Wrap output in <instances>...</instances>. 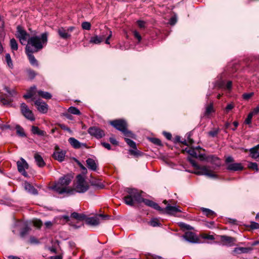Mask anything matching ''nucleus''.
Here are the masks:
<instances>
[{
    "label": "nucleus",
    "instance_id": "nucleus-25",
    "mask_svg": "<svg viewBox=\"0 0 259 259\" xmlns=\"http://www.w3.org/2000/svg\"><path fill=\"white\" fill-rule=\"evenodd\" d=\"M34 158L35 161V162L36 164L38 165V166L42 167H44L46 163L41 157V156L38 153H35L34 155Z\"/></svg>",
    "mask_w": 259,
    "mask_h": 259
},
{
    "label": "nucleus",
    "instance_id": "nucleus-49",
    "mask_svg": "<svg viewBox=\"0 0 259 259\" xmlns=\"http://www.w3.org/2000/svg\"><path fill=\"white\" fill-rule=\"evenodd\" d=\"M133 34L134 37L137 38L138 40V42H140L142 39V37L140 33L136 30L133 31Z\"/></svg>",
    "mask_w": 259,
    "mask_h": 259
},
{
    "label": "nucleus",
    "instance_id": "nucleus-30",
    "mask_svg": "<svg viewBox=\"0 0 259 259\" xmlns=\"http://www.w3.org/2000/svg\"><path fill=\"white\" fill-rule=\"evenodd\" d=\"M58 33L59 36L63 39H67L69 38L71 36L70 34L68 33L66 30H65L64 28L61 27L59 28L58 30Z\"/></svg>",
    "mask_w": 259,
    "mask_h": 259
},
{
    "label": "nucleus",
    "instance_id": "nucleus-13",
    "mask_svg": "<svg viewBox=\"0 0 259 259\" xmlns=\"http://www.w3.org/2000/svg\"><path fill=\"white\" fill-rule=\"evenodd\" d=\"M17 165L18 171L24 177H27L28 174L25 171L26 169L28 168L27 162L23 158H21L20 160L17 161Z\"/></svg>",
    "mask_w": 259,
    "mask_h": 259
},
{
    "label": "nucleus",
    "instance_id": "nucleus-62",
    "mask_svg": "<svg viewBox=\"0 0 259 259\" xmlns=\"http://www.w3.org/2000/svg\"><path fill=\"white\" fill-rule=\"evenodd\" d=\"M1 128L2 130H6L8 129H11V126L9 124H3L1 125Z\"/></svg>",
    "mask_w": 259,
    "mask_h": 259
},
{
    "label": "nucleus",
    "instance_id": "nucleus-14",
    "mask_svg": "<svg viewBox=\"0 0 259 259\" xmlns=\"http://www.w3.org/2000/svg\"><path fill=\"white\" fill-rule=\"evenodd\" d=\"M88 133L91 136H94L97 139L101 138L105 136L104 131L97 126H92L90 127L88 129Z\"/></svg>",
    "mask_w": 259,
    "mask_h": 259
},
{
    "label": "nucleus",
    "instance_id": "nucleus-3",
    "mask_svg": "<svg viewBox=\"0 0 259 259\" xmlns=\"http://www.w3.org/2000/svg\"><path fill=\"white\" fill-rule=\"evenodd\" d=\"M71 178L69 175H66L60 178L59 182L52 187V189L59 194L69 193L70 189L67 186L71 182Z\"/></svg>",
    "mask_w": 259,
    "mask_h": 259
},
{
    "label": "nucleus",
    "instance_id": "nucleus-51",
    "mask_svg": "<svg viewBox=\"0 0 259 259\" xmlns=\"http://www.w3.org/2000/svg\"><path fill=\"white\" fill-rule=\"evenodd\" d=\"M137 24H138V26L140 28H144L146 27V22L144 21L138 20L137 21Z\"/></svg>",
    "mask_w": 259,
    "mask_h": 259
},
{
    "label": "nucleus",
    "instance_id": "nucleus-24",
    "mask_svg": "<svg viewBox=\"0 0 259 259\" xmlns=\"http://www.w3.org/2000/svg\"><path fill=\"white\" fill-rule=\"evenodd\" d=\"M24 188L26 191H27L29 193L31 194H38L37 190L28 182H26L24 183Z\"/></svg>",
    "mask_w": 259,
    "mask_h": 259
},
{
    "label": "nucleus",
    "instance_id": "nucleus-1",
    "mask_svg": "<svg viewBox=\"0 0 259 259\" xmlns=\"http://www.w3.org/2000/svg\"><path fill=\"white\" fill-rule=\"evenodd\" d=\"M49 33L47 32L42 33L40 36H33L29 38L25 51L31 53H36L42 49L48 42Z\"/></svg>",
    "mask_w": 259,
    "mask_h": 259
},
{
    "label": "nucleus",
    "instance_id": "nucleus-5",
    "mask_svg": "<svg viewBox=\"0 0 259 259\" xmlns=\"http://www.w3.org/2000/svg\"><path fill=\"white\" fill-rule=\"evenodd\" d=\"M128 194L124 197V202L129 206L135 205L136 202L140 203L141 194L142 192H139L135 189L128 188L127 189Z\"/></svg>",
    "mask_w": 259,
    "mask_h": 259
},
{
    "label": "nucleus",
    "instance_id": "nucleus-33",
    "mask_svg": "<svg viewBox=\"0 0 259 259\" xmlns=\"http://www.w3.org/2000/svg\"><path fill=\"white\" fill-rule=\"evenodd\" d=\"M38 95L41 98L45 99H51L52 96V95L47 92H44L41 90L38 91L37 92Z\"/></svg>",
    "mask_w": 259,
    "mask_h": 259
},
{
    "label": "nucleus",
    "instance_id": "nucleus-36",
    "mask_svg": "<svg viewBox=\"0 0 259 259\" xmlns=\"http://www.w3.org/2000/svg\"><path fill=\"white\" fill-rule=\"evenodd\" d=\"M16 132L17 135L21 137H25L26 135L24 133L23 128L20 126L19 125H17L16 126Z\"/></svg>",
    "mask_w": 259,
    "mask_h": 259
},
{
    "label": "nucleus",
    "instance_id": "nucleus-56",
    "mask_svg": "<svg viewBox=\"0 0 259 259\" xmlns=\"http://www.w3.org/2000/svg\"><path fill=\"white\" fill-rule=\"evenodd\" d=\"M60 127H61V129H62L64 131H68L70 133L71 132L70 128L69 127H68V126H67L66 125H65V124H60Z\"/></svg>",
    "mask_w": 259,
    "mask_h": 259
},
{
    "label": "nucleus",
    "instance_id": "nucleus-27",
    "mask_svg": "<svg viewBox=\"0 0 259 259\" xmlns=\"http://www.w3.org/2000/svg\"><path fill=\"white\" fill-rule=\"evenodd\" d=\"M86 163L88 167L93 170L96 171L97 169V164L95 160L92 158H88L86 160Z\"/></svg>",
    "mask_w": 259,
    "mask_h": 259
},
{
    "label": "nucleus",
    "instance_id": "nucleus-58",
    "mask_svg": "<svg viewBox=\"0 0 259 259\" xmlns=\"http://www.w3.org/2000/svg\"><path fill=\"white\" fill-rule=\"evenodd\" d=\"M202 237L204 239H207L209 240H213L214 239V237L211 235L204 234L202 236Z\"/></svg>",
    "mask_w": 259,
    "mask_h": 259
},
{
    "label": "nucleus",
    "instance_id": "nucleus-32",
    "mask_svg": "<svg viewBox=\"0 0 259 259\" xmlns=\"http://www.w3.org/2000/svg\"><path fill=\"white\" fill-rule=\"evenodd\" d=\"M128 153L134 156L135 157H139L143 155V153L138 150L137 147L136 148V149H130L128 150Z\"/></svg>",
    "mask_w": 259,
    "mask_h": 259
},
{
    "label": "nucleus",
    "instance_id": "nucleus-11",
    "mask_svg": "<svg viewBox=\"0 0 259 259\" xmlns=\"http://www.w3.org/2000/svg\"><path fill=\"white\" fill-rule=\"evenodd\" d=\"M77 184L76 186V191L79 193H83L87 191L89 186L85 181L84 178L81 175H79L76 177Z\"/></svg>",
    "mask_w": 259,
    "mask_h": 259
},
{
    "label": "nucleus",
    "instance_id": "nucleus-40",
    "mask_svg": "<svg viewBox=\"0 0 259 259\" xmlns=\"http://www.w3.org/2000/svg\"><path fill=\"white\" fill-rule=\"evenodd\" d=\"M149 224L153 227H156L160 225L159 220L157 219H152L150 222Z\"/></svg>",
    "mask_w": 259,
    "mask_h": 259
},
{
    "label": "nucleus",
    "instance_id": "nucleus-2",
    "mask_svg": "<svg viewBox=\"0 0 259 259\" xmlns=\"http://www.w3.org/2000/svg\"><path fill=\"white\" fill-rule=\"evenodd\" d=\"M72 217L79 221H85V223L90 226H97L102 220H106L110 219V216L106 214H99L91 217H87L83 214H79L76 212H73L71 214Z\"/></svg>",
    "mask_w": 259,
    "mask_h": 259
},
{
    "label": "nucleus",
    "instance_id": "nucleus-53",
    "mask_svg": "<svg viewBox=\"0 0 259 259\" xmlns=\"http://www.w3.org/2000/svg\"><path fill=\"white\" fill-rule=\"evenodd\" d=\"M29 242L31 244H38L39 243L38 240L33 236L30 237Z\"/></svg>",
    "mask_w": 259,
    "mask_h": 259
},
{
    "label": "nucleus",
    "instance_id": "nucleus-4",
    "mask_svg": "<svg viewBox=\"0 0 259 259\" xmlns=\"http://www.w3.org/2000/svg\"><path fill=\"white\" fill-rule=\"evenodd\" d=\"M110 124L116 130L120 131L124 136L135 139L136 136L127 129V122L122 119H116L110 122Z\"/></svg>",
    "mask_w": 259,
    "mask_h": 259
},
{
    "label": "nucleus",
    "instance_id": "nucleus-12",
    "mask_svg": "<svg viewBox=\"0 0 259 259\" xmlns=\"http://www.w3.org/2000/svg\"><path fill=\"white\" fill-rule=\"evenodd\" d=\"M21 112L22 115L27 119L30 121H34L35 117L32 111L29 109L28 106L24 103L20 105Z\"/></svg>",
    "mask_w": 259,
    "mask_h": 259
},
{
    "label": "nucleus",
    "instance_id": "nucleus-61",
    "mask_svg": "<svg viewBox=\"0 0 259 259\" xmlns=\"http://www.w3.org/2000/svg\"><path fill=\"white\" fill-rule=\"evenodd\" d=\"M254 115H256L259 113V105L254 108L251 111Z\"/></svg>",
    "mask_w": 259,
    "mask_h": 259
},
{
    "label": "nucleus",
    "instance_id": "nucleus-50",
    "mask_svg": "<svg viewBox=\"0 0 259 259\" xmlns=\"http://www.w3.org/2000/svg\"><path fill=\"white\" fill-rule=\"evenodd\" d=\"M33 224L34 226H35L36 227L40 228L41 226L42 223L40 220H35L33 221Z\"/></svg>",
    "mask_w": 259,
    "mask_h": 259
},
{
    "label": "nucleus",
    "instance_id": "nucleus-63",
    "mask_svg": "<svg viewBox=\"0 0 259 259\" xmlns=\"http://www.w3.org/2000/svg\"><path fill=\"white\" fill-rule=\"evenodd\" d=\"M102 145L103 147H104L105 148L107 149L108 150L111 149V146L109 143H102Z\"/></svg>",
    "mask_w": 259,
    "mask_h": 259
},
{
    "label": "nucleus",
    "instance_id": "nucleus-57",
    "mask_svg": "<svg viewBox=\"0 0 259 259\" xmlns=\"http://www.w3.org/2000/svg\"><path fill=\"white\" fill-rule=\"evenodd\" d=\"M28 73L29 77L31 78H33L36 75L35 72L31 70H28Z\"/></svg>",
    "mask_w": 259,
    "mask_h": 259
},
{
    "label": "nucleus",
    "instance_id": "nucleus-29",
    "mask_svg": "<svg viewBox=\"0 0 259 259\" xmlns=\"http://www.w3.org/2000/svg\"><path fill=\"white\" fill-rule=\"evenodd\" d=\"M105 38L104 35L100 36L96 35L91 38L90 42L93 44H99L102 42Z\"/></svg>",
    "mask_w": 259,
    "mask_h": 259
},
{
    "label": "nucleus",
    "instance_id": "nucleus-41",
    "mask_svg": "<svg viewBox=\"0 0 259 259\" xmlns=\"http://www.w3.org/2000/svg\"><path fill=\"white\" fill-rule=\"evenodd\" d=\"M82 28L84 30H89L91 28V24L89 22H83L81 24Z\"/></svg>",
    "mask_w": 259,
    "mask_h": 259
},
{
    "label": "nucleus",
    "instance_id": "nucleus-9",
    "mask_svg": "<svg viewBox=\"0 0 259 259\" xmlns=\"http://www.w3.org/2000/svg\"><path fill=\"white\" fill-rule=\"evenodd\" d=\"M232 156H228L226 158L225 162L227 164V169L230 171H239L243 169V166L241 163H235Z\"/></svg>",
    "mask_w": 259,
    "mask_h": 259
},
{
    "label": "nucleus",
    "instance_id": "nucleus-22",
    "mask_svg": "<svg viewBox=\"0 0 259 259\" xmlns=\"http://www.w3.org/2000/svg\"><path fill=\"white\" fill-rule=\"evenodd\" d=\"M250 156L257 160H259V144L249 149Z\"/></svg>",
    "mask_w": 259,
    "mask_h": 259
},
{
    "label": "nucleus",
    "instance_id": "nucleus-46",
    "mask_svg": "<svg viewBox=\"0 0 259 259\" xmlns=\"http://www.w3.org/2000/svg\"><path fill=\"white\" fill-rule=\"evenodd\" d=\"M254 93L251 92L249 93H244L242 95V97L244 100H248L253 96Z\"/></svg>",
    "mask_w": 259,
    "mask_h": 259
},
{
    "label": "nucleus",
    "instance_id": "nucleus-64",
    "mask_svg": "<svg viewBox=\"0 0 259 259\" xmlns=\"http://www.w3.org/2000/svg\"><path fill=\"white\" fill-rule=\"evenodd\" d=\"M177 22V19L175 17H171L169 20V23L170 25H174Z\"/></svg>",
    "mask_w": 259,
    "mask_h": 259
},
{
    "label": "nucleus",
    "instance_id": "nucleus-26",
    "mask_svg": "<svg viewBox=\"0 0 259 259\" xmlns=\"http://www.w3.org/2000/svg\"><path fill=\"white\" fill-rule=\"evenodd\" d=\"M26 54L28 58L30 63L34 66H38V64L37 60L35 58L33 54L34 53H31L28 51H25Z\"/></svg>",
    "mask_w": 259,
    "mask_h": 259
},
{
    "label": "nucleus",
    "instance_id": "nucleus-60",
    "mask_svg": "<svg viewBox=\"0 0 259 259\" xmlns=\"http://www.w3.org/2000/svg\"><path fill=\"white\" fill-rule=\"evenodd\" d=\"M112 37V31L109 30V34L105 40V43L106 44H110L109 39Z\"/></svg>",
    "mask_w": 259,
    "mask_h": 259
},
{
    "label": "nucleus",
    "instance_id": "nucleus-45",
    "mask_svg": "<svg viewBox=\"0 0 259 259\" xmlns=\"http://www.w3.org/2000/svg\"><path fill=\"white\" fill-rule=\"evenodd\" d=\"M150 141H151V142L152 143H153L156 145H158V146L162 145L161 142L159 139L153 138L151 139Z\"/></svg>",
    "mask_w": 259,
    "mask_h": 259
},
{
    "label": "nucleus",
    "instance_id": "nucleus-48",
    "mask_svg": "<svg viewBox=\"0 0 259 259\" xmlns=\"http://www.w3.org/2000/svg\"><path fill=\"white\" fill-rule=\"evenodd\" d=\"M29 231V228L28 227L24 228L20 232V236L21 237H24Z\"/></svg>",
    "mask_w": 259,
    "mask_h": 259
},
{
    "label": "nucleus",
    "instance_id": "nucleus-31",
    "mask_svg": "<svg viewBox=\"0 0 259 259\" xmlns=\"http://www.w3.org/2000/svg\"><path fill=\"white\" fill-rule=\"evenodd\" d=\"M31 132L34 135H37L40 136H46V132L44 131L40 130L37 126H32L31 127Z\"/></svg>",
    "mask_w": 259,
    "mask_h": 259
},
{
    "label": "nucleus",
    "instance_id": "nucleus-7",
    "mask_svg": "<svg viewBox=\"0 0 259 259\" xmlns=\"http://www.w3.org/2000/svg\"><path fill=\"white\" fill-rule=\"evenodd\" d=\"M4 90L9 94V96H7L5 95L0 94V104L4 105H10L13 100L12 97L16 95V92L14 90H11L8 87H5Z\"/></svg>",
    "mask_w": 259,
    "mask_h": 259
},
{
    "label": "nucleus",
    "instance_id": "nucleus-43",
    "mask_svg": "<svg viewBox=\"0 0 259 259\" xmlns=\"http://www.w3.org/2000/svg\"><path fill=\"white\" fill-rule=\"evenodd\" d=\"M213 112V108L212 104H210L206 107L205 114L209 115Z\"/></svg>",
    "mask_w": 259,
    "mask_h": 259
},
{
    "label": "nucleus",
    "instance_id": "nucleus-42",
    "mask_svg": "<svg viewBox=\"0 0 259 259\" xmlns=\"http://www.w3.org/2000/svg\"><path fill=\"white\" fill-rule=\"evenodd\" d=\"M253 115H255L252 112H250L248 114V115H247V117L245 120V123L246 124H250L251 122V119H252V116Z\"/></svg>",
    "mask_w": 259,
    "mask_h": 259
},
{
    "label": "nucleus",
    "instance_id": "nucleus-10",
    "mask_svg": "<svg viewBox=\"0 0 259 259\" xmlns=\"http://www.w3.org/2000/svg\"><path fill=\"white\" fill-rule=\"evenodd\" d=\"M201 148L200 146L196 147V148H186L185 150H183V152H186L190 156L194 158H198L201 160H204V154L200 153V150Z\"/></svg>",
    "mask_w": 259,
    "mask_h": 259
},
{
    "label": "nucleus",
    "instance_id": "nucleus-20",
    "mask_svg": "<svg viewBox=\"0 0 259 259\" xmlns=\"http://www.w3.org/2000/svg\"><path fill=\"white\" fill-rule=\"evenodd\" d=\"M211 164L215 165L217 166H220L221 165V161L220 159L214 155H210L206 156L204 154V160Z\"/></svg>",
    "mask_w": 259,
    "mask_h": 259
},
{
    "label": "nucleus",
    "instance_id": "nucleus-18",
    "mask_svg": "<svg viewBox=\"0 0 259 259\" xmlns=\"http://www.w3.org/2000/svg\"><path fill=\"white\" fill-rule=\"evenodd\" d=\"M37 110L42 113H46L48 110V105L41 100H37L34 102Z\"/></svg>",
    "mask_w": 259,
    "mask_h": 259
},
{
    "label": "nucleus",
    "instance_id": "nucleus-8",
    "mask_svg": "<svg viewBox=\"0 0 259 259\" xmlns=\"http://www.w3.org/2000/svg\"><path fill=\"white\" fill-rule=\"evenodd\" d=\"M16 36L23 45H25L26 42L28 43V40L30 37L29 34L20 25L17 27Z\"/></svg>",
    "mask_w": 259,
    "mask_h": 259
},
{
    "label": "nucleus",
    "instance_id": "nucleus-37",
    "mask_svg": "<svg viewBox=\"0 0 259 259\" xmlns=\"http://www.w3.org/2000/svg\"><path fill=\"white\" fill-rule=\"evenodd\" d=\"M188 140L185 139L181 142V143L185 145H191L194 143V141L190 138V134H189L187 137Z\"/></svg>",
    "mask_w": 259,
    "mask_h": 259
},
{
    "label": "nucleus",
    "instance_id": "nucleus-16",
    "mask_svg": "<svg viewBox=\"0 0 259 259\" xmlns=\"http://www.w3.org/2000/svg\"><path fill=\"white\" fill-rule=\"evenodd\" d=\"M141 202H143L146 205L156 210H163L157 203L152 200L143 198L141 195L140 203Z\"/></svg>",
    "mask_w": 259,
    "mask_h": 259
},
{
    "label": "nucleus",
    "instance_id": "nucleus-44",
    "mask_svg": "<svg viewBox=\"0 0 259 259\" xmlns=\"http://www.w3.org/2000/svg\"><path fill=\"white\" fill-rule=\"evenodd\" d=\"M248 167L254 170H255L256 171L258 170V165L255 162H250L248 164Z\"/></svg>",
    "mask_w": 259,
    "mask_h": 259
},
{
    "label": "nucleus",
    "instance_id": "nucleus-23",
    "mask_svg": "<svg viewBox=\"0 0 259 259\" xmlns=\"http://www.w3.org/2000/svg\"><path fill=\"white\" fill-rule=\"evenodd\" d=\"M221 238V241L225 245L229 246H233L234 244V242L235 241V238L229 236H222Z\"/></svg>",
    "mask_w": 259,
    "mask_h": 259
},
{
    "label": "nucleus",
    "instance_id": "nucleus-19",
    "mask_svg": "<svg viewBox=\"0 0 259 259\" xmlns=\"http://www.w3.org/2000/svg\"><path fill=\"white\" fill-rule=\"evenodd\" d=\"M163 203L166 205L165 210H181L177 206L176 202L174 200H169L168 201L164 200Z\"/></svg>",
    "mask_w": 259,
    "mask_h": 259
},
{
    "label": "nucleus",
    "instance_id": "nucleus-52",
    "mask_svg": "<svg viewBox=\"0 0 259 259\" xmlns=\"http://www.w3.org/2000/svg\"><path fill=\"white\" fill-rule=\"evenodd\" d=\"M218 133H219V130H214L211 131L209 132L208 135L212 137H214L217 136V135L218 134Z\"/></svg>",
    "mask_w": 259,
    "mask_h": 259
},
{
    "label": "nucleus",
    "instance_id": "nucleus-55",
    "mask_svg": "<svg viewBox=\"0 0 259 259\" xmlns=\"http://www.w3.org/2000/svg\"><path fill=\"white\" fill-rule=\"evenodd\" d=\"M250 227L252 229H255L259 228V224L255 222H251L250 224Z\"/></svg>",
    "mask_w": 259,
    "mask_h": 259
},
{
    "label": "nucleus",
    "instance_id": "nucleus-17",
    "mask_svg": "<svg viewBox=\"0 0 259 259\" xmlns=\"http://www.w3.org/2000/svg\"><path fill=\"white\" fill-rule=\"evenodd\" d=\"M183 238L192 243H199V239L197 236L192 232H187L185 233V234L183 236Z\"/></svg>",
    "mask_w": 259,
    "mask_h": 259
},
{
    "label": "nucleus",
    "instance_id": "nucleus-39",
    "mask_svg": "<svg viewBox=\"0 0 259 259\" xmlns=\"http://www.w3.org/2000/svg\"><path fill=\"white\" fill-rule=\"evenodd\" d=\"M6 61L8 64V66L10 68H12L13 67L12 61L11 58V56L9 54H7L5 56Z\"/></svg>",
    "mask_w": 259,
    "mask_h": 259
},
{
    "label": "nucleus",
    "instance_id": "nucleus-47",
    "mask_svg": "<svg viewBox=\"0 0 259 259\" xmlns=\"http://www.w3.org/2000/svg\"><path fill=\"white\" fill-rule=\"evenodd\" d=\"M247 248H244V247H238V248H235L234 250V251L235 252H242L245 253L247 252Z\"/></svg>",
    "mask_w": 259,
    "mask_h": 259
},
{
    "label": "nucleus",
    "instance_id": "nucleus-6",
    "mask_svg": "<svg viewBox=\"0 0 259 259\" xmlns=\"http://www.w3.org/2000/svg\"><path fill=\"white\" fill-rule=\"evenodd\" d=\"M188 159L190 163L196 169L195 174L198 175H205L211 178L217 177V175L206 166H199L195 160L189 157Z\"/></svg>",
    "mask_w": 259,
    "mask_h": 259
},
{
    "label": "nucleus",
    "instance_id": "nucleus-35",
    "mask_svg": "<svg viewBox=\"0 0 259 259\" xmlns=\"http://www.w3.org/2000/svg\"><path fill=\"white\" fill-rule=\"evenodd\" d=\"M69 113L74 114V115H80L81 113L80 111L76 107L71 106L68 109Z\"/></svg>",
    "mask_w": 259,
    "mask_h": 259
},
{
    "label": "nucleus",
    "instance_id": "nucleus-28",
    "mask_svg": "<svg viewBox=\"0 0 259 259\" xmlns=\"http://www.w3.org/2000/svg\"><path fill=\"white\" fill-rule=\"evenodd\" d=\"M36 93V87L33 86L31 87L29 90L27 91V93L23 95V98L25 99L29 98H33V100L34 98H33L34 96Z\"/></svg>",
    "mask_w": 259,
    "mask_h": 259
},
{
    "label": "nucleus",
    "instance_id": "nucleus-59",
    "mask_svg": "<svg viewBox=\"0 0 259 259\" xmlns=\"http://www.w3.org/2000/svg\"><path fill=\"white\" fill-rule=\"evenodd\" d=\"M163 134L165 136V137L168 140H170L172 138L171 135L169 133L164 132L163 133Z\"/></svg>",
    "mask_w": 259,
    "mask_h": 259
},
{
    "label": "nucleus",
    "instance_id": "nucleus-34",
    "mask_svg": "<svg viewBox=\"0 0 259 259\" xmlns=\"http://www.w3.org/2000/svg\"><path fill=\"white\" fill-rule=\"evenodd\" d=\"M10 45L11 47V49L13 51H17L18 50V44L17 41L15 38H12L10 40Z\"/></svg>",
    "mask_w": 259,
    "mask_h": 259
},
{
    "label": "nucleus",
    "instance_id": "nucleus-15",
    "mask_svg": "<svg viewBox=\"0 0 259 259\" xmlns=\"http://www.w3.org/2000/svg\"><path fill=\"white\" fill-rule=\"evenodd\" d=\"M66 152L61 150L58 145L55 147V151L53 154V157L59 161L62 162L64 160Z\"/></svg>",
    "mask_w": 259,
    "mask_h": 259
},
{
    "label": "nucleus",
    "instance_id": "nucleus-54",
    "mask_svg": "<svg viewBox=\"0 0 259 259\" xmlns=\"http://www.w3.org/2000/svg\"><path fill=\"white\" fill-rule=\"evenodd\" d=\"M234 106L232 104H228L225 108V111L226 113H228L231 110L234 108Z\"/></svg>",
    "mask_w": 259,
    "mask_h": 259
},
{
    "label": "nucleus",
    "instance_id": "nucleus-38",
    "mask_svg": "<svg viewBox=\"0 0 259 259\" xmlns=\"http://www.w3.org/2000/svg\"><path fill=\"white\" fill-rule=\"evenodd\" d=\"M124 140L127 144L130 147H131L133 149H136L137 146L136 143L134 141L127 138H125Z\"/></svg>",
    "mask_w": 259,
    "mask_h": 259
},
{
    "label": "nucleus",
    "instance_id": "nucleus-21",
    "mask_svg": "<svg viewBox=\"0 0 259 259\" xmlns=\"http://www.w3.org/2000/svg\"><path fill=\"white\" fill-rule=\"evenodd\" d=\"M68 141L70 145L75 149H79L82 146L85 148L87 147L86 144L81 143L73 137L70 138L68 139Z\"/></svg>",
    "mask_w": 259,
    "mask_h": 259
}]
</instances>
